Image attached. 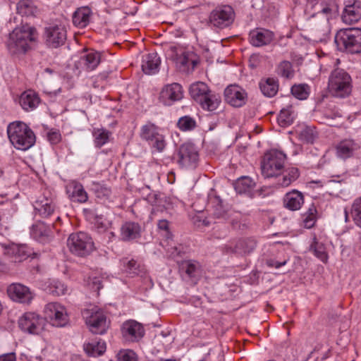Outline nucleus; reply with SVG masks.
<instances>
[{
    "label": "nucleus",
    "instance_id": "nucleus-1",
    "mask_svg": "<svg viewBox=\"0 0 361 361\" xmlns=\"http://www.w3.org/2000/svg\"><path fill=\"white\" fill-rule=\"evenodd\" d=\"M37 38L36 29L29 25H23L16 27L9 34L6 46L13 55L23 54L31 49Z\"/></svg>",
    "mask_w": 361,
    "mask_h": 361
},
{
    "label": "nucleus",
    "instance_id": "nucleus-2",
    "mask_svg": "<svg viewBox=\"0 0 361 361\" xmlns=\"http://www.w3.org/2000/svg\"><path fill=\"white\" fill-rule=\"evenodd\" d=\"M7 133L11 144L20 150H27L35 143L33 131L25 123L16 121L7 128Z\"/></svg>",
    "mask_w": 361,
    "mask_h": 361
},
{
    "label": "nucleus",
    "instance_id": "nucleus-3",
    "mask_svg": "<svg viewBox=\"0 0 361 361\" xmlns=\"http://www.w3.org/2000/svg\"><path fill=\"white\" fill-rule=\"evenodd\" d=\"M352 88V78L348 72L340 68L331 71L329 77L328 90L332 96L345 98L351 94Z\"/></svg>",
    "mask_w": 361,
    "mask_h": 361
},
{
    "label": "nucleus",
    "instance_id": "nucleus-4",
    "mask_svg": "<svg viewBox=\"0 0 361 361\" xmlns=\"http://www.w3.org/2000/svg\"><path fill=\"white\" fill-rule=\"evenodd\" d=\"M335 43L340 51L351 54L361 53V29L340 30L335 36Z\"/></svg>",
    "mask_w": 361,
    "mask_h": 361
},
{
    "label": "nucleus",
    "instance_id": "nucleus-5",
    "mask_svg": "<svg viewBox=\"0 0 361 361\" xmlns=\"http://www.w3.org/2000/svg\"><path fill=\"white\" fill-rule=\"evenodd\" d=\"M286 155L272 149L265 153L261 161L262 174L265 178L279 177L284 168Z\"/></svg>",
    "mask_w": 361,
    "mask_h": 361
},
{
    "label": "nucleus",
    "instance_id": "nucleus-6",
    "mask_svg": "<svg viewBox=\"0 0 361 361\" xmlns=\"http://www.w3.org/2000/svg\"><path fill=\"white\" fill-rule=\"evenodd\" d=\"M170 59L175 62L180 71L190 73L199 63V57L192 51H185L176 47H170Z\"/></svg>",
    "mask_w": 361,
    "mask_h": 361
},
{
    "label": "nucleus",
    "instance_id": "nucleus-7",
    "mask_svg": "<svg viewBox=\"0 0 361 361\" xmlns=\"http://www.w3.org/2000/svg\"><path fill=\"white\" fill-rule=\"evenodd\" d=\"M67 245L71 252L79 257L87 256L94 250L92 238L84 232L70 235Z\"/></svg>",
    "mask_w": 361,
    "mask_h": 361
},
{
    "label": "nucleus",
    "instance_id": "nucleus-8",
    "mask_svg": "<svg viewBox=\"0 0 361 361\" xmlns=\"http://www.w3.org/2000/svg\"><path fill=\"white\" fill-rule=\"evenodd\" d=\"M82 314L91 332L95 334H103L106 332L108 328L106 317L100 308L93 307L84 310Z\"/></svg>",
    "mask_w": 361,
    "mask_h": 361
},
{
    "label": "nucleus",
    "instance_id": "nucleus-9",
    "mask_svg": "<svg viewBox=\"0 0 361 361\" xmlns=\"http://www.w3.org/2000/svg\"><path fill=\"white\" fill-rule=\"evenodd\" d=\"M44 313L54 326L64 327L69 322L66 308L58 302L48 303L45 306Z\"/></svg>",
    "mask_w": 361,
    "mask_h": 361
},
{
    "label": "nucleus",
    "instance_id": "nucleus-10",
    "mask_svg": "<svg viewBox=\"0 0 361 361\" xmlns=\"http://www.w3.org/2000/svg\"><path fill=\"white\" fill-rule=\"evenodd\" d=\"M234 11L225 5L213 10L209 15V22L214 27L223 29L231 25L234 20Z\"/></svg>",
    "mask_w": 361,
    "mask_h": 361
},
{
    "label": "nucleus",
    "instance_id": "nucleus-11",
    "mask_svg": "<svg viewBox=\"0 0 361 361\" xmlns=\"http://www.w3.org/2000/svg\"><path fill=\"white\" fill-rule=\"evenodd\" d=\"M257 246V241L252 238H242L228 242L222 247L226 254L245 255L252 252Z\"/></svg>",
    "mask_w": 361,
    "mask_h": 361
},
{
    "label": "nucleus",
    "instance_id": "nucleus-12",
    "mask_svg": "<svg viewBox=\"0 0 361 361\" xmlns=\"http://www.w3.org/2000/svg\"><path fill=\"white\" fill-rule=\"evenodd\" d=\"M45 319L35 312L25 313L18 321L19 327L25 332L39 334L44 329Z\"/></svg>",
    "mask_w": 361,
    "mask_h": 361
},
{
    "label": "nucleus",
    "instance_id": "nucleus-13",
    "mask_svg": "<svg viewBox=\"0 0 361 361\" xmlns=\"http://www.w3.org/2000/svg\"><path fill=\"white\" fill-rule=\"evenodd\" d=\"M140 136L158 152H161L166 145L164 136L158 132L157 126L152 123L142 127Z\"/></svg>",
    "mask_w": 361,
    "mask_h": 361
},
{
    "label": "nucleus",
    "instance_id": "nucleus-14",
    "mask_svg": "<svg viewBox=\"0 0 361 361\" xmlns=\"http://www.w3.org/2000/svg\"><path fill=\"white\" fill-rule=\"evenodd\" d=\"M199 154L195 145L184 143L177 153V162L181 167L195 168Z\"/></svg>",
    "mask_w": 361,
    "mask_h": 361
},
{
    "label": "nucleus",
    "instance_id": "nucleus-15",
    "mask_svg": "<svg viewBox=\"0 0 361 361\" xmlns=\"http://www.w3.org/2000/svg\"><path fill=\"white\" fill-rule=\"evenodd\" d=\"M183 97V90L182 86L173 82L164 85L159 96V101L165 106H171L176 102L180 101Z\"/></svg>",
    "mask_w": 361,
    "mask_h": 361
},
{
    "label": "nucleus",
    "instance_id": "nucleus-16",
    "mask_svg": "<svg viewBox=\"0 0 361 361\" xmlns=\"http://www.w3.org/2000/svg\"><path fill=\"white\" fill-rule=\"evenodd\" d=\"M7 293L13 301L23 304L30 303L35 296L27 286L18 283L11 284L7 288Z\"/></svg>",
    "mask_w": 361,
    "mask_h": 361
},
{
    "label": "nucleus",
    "instance_id": "nucleus-17",
    "mask_svg": "<svg viewBox=\"0 0 361 361\" xmlns=\"http://www.w3.org/2000/svg\"><path fill=\"white\" fill-rule=\"evenodd\" d=\"M226 102L233 107H241L247 100V94L244 89L236 85H228L224 90Z\"/></svg>",
    "mask_w": 361,
    "mask_h": 361
},
{
    "label": "nucleus",
    "instance_id": "nucleus-18",
    "mask_svg": "<svg viewBox=\"0 0 361 361\" xmlns=\"http://www.w3.org/2000/svg\"><path fill=\"white\" fill-rule=\"evenodd\" d=\"M46 41L49 47L57 48L64 44L67 34L64 26L61 25H51L46 28Z\"/></svg>",
    "mask_w": 361,
    "mask_h": 361
},
{
    "label": "nucleus",
    "instance_id": "nucleus-19",
    "mask_svg": "<svg viewBox=\"0 0 361 361\" xmlns=\"http://www.w3.org/2000/svg\"><path fill=\"white\" fill-rule=\"evenodd\" d=\"M121 333L126 340L137 341L144 336L145 330L139 322L135 320H128L123 324Z\"/></svg>",
    "mask_w": 361,
    "mask_h": 361
},
{
    "label": "nucleus",
    "instance_id": "nucleus-20",
    "mask_svg": "<svg viewBox=\"0 0 361 361\" xmlns=\"http://www.w3.org/2000/svg\"><path fill=\"white\" fill-rule=\"evenodd\" d=\"M274 33L271 31L257 28L250 31L249 40L252 46L259 47L270 44L274 39Z\"/></svg>",
    "mask_w": 361,
    "mask_h": 361
},
{
    "label": "nucleus",
    "instance_id": "nucleus-21",
    "mask_svg": "<svg viewBox=\"0 0 361 361\" xmlns=\"http://www.w3.org/2000/svg\"><path fill=\"white\" fill-rule=\"evenodd\" d=\"M66 193L72 202L85 203L88 200L87 193L82 185L75 180H72L67 184Z\"/></svg>",
    "mask_w": 361,
    "mask_h": 361
},
{
    "label": "nucleus",
    "instance_id": "nucleus-22",
    "mask_svg": "<svg viewBox=\"0 0 361 361\" xmlns=\"http://www.w3.org/2000/svg\"><path fill=\"white\" fill-rule=\"evenodd\" d=\"M41 99L37 92L32 90L23 92L19 97L20 106L26 111L35 109L39 104Z\"/></svg>",
    "mask_w": 361,
    "mask_h": 361
},
{
    "label": "nucleus",
    "instance_id": "nucleus-23",
    "mask_svg": "<svg viewBox=\"0 0 361 361\" xmlns=\"http://www.w3.org/2000/svg\"><path fill=\"white\" fill-rule=\"evenodd\" d=\"M34 209L35 214L42 218H47L54 213L55 205L51 199L43 197L35 202Z\"/></svg>",
    "mask_w": 361,
    "mask_h": 361
},
{
    "label": "nucleus",
    "instance_id": "nucleus-24",
    "mask_svg": "<svg viewBox=\"0 0 361 361\" xmlns=\"http://www.w3.org/2000/svg\"><path fill=\"white\" fill-rule=\"evenodd\" d=\"M361 18V3L355 1L352 4L345 6L342 14V19L345 23L351 24L357 23Z\"/></svg>",
    "mask_w": 361,
    "mask_h": 361
},
{
    "label": "nucleus",
    "instance_id": "nucleus-25",
    "mask_svg": "<svg viewBox=\"0 0 361 361\" xmlns=\"http://www.w3.org/2000/svg\"><path fill=\"white\" fill-rule=\"evenodd\" d=\"M122 265L123 267L124 271L130 275L140 276L142 278L146 279L147 271L144 265L138 263L135 259H128L124 258L121 260Z\"/></svg>",
    "mask_w": 361,
    "mask_h": 361
},
{
    "label": "nucleus",
    "instance_id": "nucleus-26",
    "mask_svg": "<svg viewBox=\"0 0 361 361\" xmlns=\"http://www.w3.org/2000/svg\"><path fill=\"white\" fill-rule=\"evenodd\" d=\"M303 203L304 196L302 193L296 190L286 193L283 198L284 207L291 211L300 209Z\"/></svg>",
    "mask_w": 361,
    "mask_h": 361
},
{
    "label": "nucleus",
    "instance_id": "nucleus-27",
    "mask_svg": "<svg viewBox=\"0 0 361 361\" xmlns=\"http://www.w3.org/2000/svg\"><path fill=\"white\" fill-rule=\"evenodd\" d=\"M161 63L160 57L157 53H150L143 56L142 63V71L147 75L158 72Z\"/></svg>",
    "mask_w": 361,
    "mask_h": 361
},
{
    "label": "nucleus",
    "instance_id": "nucleus-28",
    "mask_svg": "<svg viewBox=\"0 0 361 361\" xmlns=\"http://www.w3.org/2000/svg\"><path fill=\"white\" fill-rule=\"evenodd\" d=\"M79 62L86 71H94L101 62V53L93 50L88 51L80 57Z\"/></svg>",
    "mask_w": 361,
    "mask_h": 361
},
{
    "label": "nucleus",
    "instance_id": "nucleus-29",
    "mask_svg": "<svg viewBox=\"0 0 361 361\" xmlns=\"http://www.w3.org/2000/svg\"><path fill=\"white\" fill-rule=\"evenodd\" d=\"M92 13L88 6L78 8L72 16L73 25L78 28L85 27L90 23Z\"/></svg>",
    "mask_w": 361,
    "mask_h": 361
},
{
    "label": "nucleus",
    "instance_id": "nucleus-30",
    "mask_svg": "<svg viewBox=\"0 0 361 361\" xmlns=\"http://www.w3.org/2000/svg\"><path fill=\"white\" fill-rule=\"evenodd\" d=\"M140 226L135 222H126L121 227V238L124 241L136 239L140 236Z\"/></svg>",
    "mask_w": 361,
    "mask_h": 361
},
{
    "label": "nucleus",
    "instance_id": "nucleus-31",
    "mask_svg": "<svg viewBox=\"0 0 361 361\" xmlns=\"http://www.w3.org/2000/svg\"><path fill=\"white\" fill-rule=\"evenodd\" d=\"M300 176L299 170L296 167L283 169L281 175L277 177V185L280 187H288L296 180Z\"/></svg>",
    "mask_w": 361,
    "mask_h": 361
},
{
    "label": "nucleus",
    "instance_id": "nucleus-32",
    "mask_svg": "<svg viewBox=\"0 0 361 361\" xmlns=\"http://www.w3.org/2000/svg\"><path fill=\"white\" fill-rule=\"evenodd\" d=\"M7 254L13 258L11 262L16 263L26 259L30 255V252L25 245H15L7 249Z\"/></svg>",
    "mask_w": 361,
    "mask_h": 361
},
{
    "label": "nucleus",
    "instance_id": "nucleus-33",
    "mask_svg": "<svg viewBox=\"0 0 361 361\" xmlns=\"http://www.w3.org/2000/svg\"><path fill=\"white\" fill-rule=\"evenodd\" d=\"M210 91L207 85L202 82H197L193 83L190 87V94L191 97L199 104L202 99L206 97V95Z\"/></svg>",
    "mask_w": 361,
    "mask_h": 361
},
{
    "label": "nucleus",
    "instance_id": "nucleus-34",
    "mask_svg": "<svg viewBox=\"0 0 361 361\" xmlns=\"http://www.w3.org/2000/svg\"><path fill=\"white\" fill-rule=\"evenodd\" d=\"M221 97L212 92L211 90L199 103V105L204 109L208 111H214L221 104Z\"/></svg>",
    "mask_w": 361,
    "mask_h": 361
},
{
    "label": "nucleus",
    "instance_id": "nucleus-35",
    "mask_svg": "<svg viewBox=\"0 0 361 361\" xmlns=\"http://www.w3.org/2000/svg\"><path fill=\"white\" fill-rule=\"evenodd\" d=\"M358 145L353 140H343L336 147L337 154L342 159L351 157L353 152L358 149Z\"/></svg>",
    "mask_w": 361,
    "mask_h": 361
},
{
    "label": "nucleus",
    "instance_id": "nucleus-36",
    "mask_svg": "<svg viewBox=\"0 0 361 361\" xmlns=\"http://www.w3.org/2000/svg\"><path fill=\"white\" fill-rule=\"evenodd\" d=\"M50 233L49 226L42 221H37L32 225L30 234L37 240L44 241Z\"/></svg>",
    "mask_w": 361,
    "mask_h": 361
},
{
    "label": "nucleus",
    "instance_id": "nucleus-37",
    "mask_svg": "<svg viewBox=\"0 0 361 361\" xmlns=\"http://www.w3.org/2000/svg\"><path fill=\"white\" fill-rule=\"evenodd\" d=\"M180 270L190 279L196 280L200 272V264L196 261L185 260L180 264Z\"/></svg>",
    "mask_w": 361,
    "mask_h": 361
},
{
    "label": "nucleus",
    "instance_id": "nucleus-38",
    "mask_svg": "<svg viewBox=\"0 0 361 361\" xmlns=\"http://www.w3.org/2000/svg\"><path fill=\"white\" fill-rule=\"evenodd\" d=\"M299 140L303 143H313L317 137L314 128L312 126H302L296 130Z\"/></svg>",
    "mask_w": 361,
    "mask_h": 361
},
{
    "label": "nucleus",
    "instance_id": "nucleus-39",
    "mask_svg": "<svg viewBox=\"0 0 361 361\" xmlns=\"http://www.w3.org/2000/svg\"><path fill=\"white\" fill-rule=\"evenodd\" d=\"M255 186V183L248 176H243L238 178L234 185L235 191L239 194L249 192Z\"/></svg>",
    "mask_w": 361,
    "mask_h": 361
},
{
    "label": "nucleus",
    "instance_id": "nucleus-40",
    "mask_svg": "<svg viewBox=\"0 0 361 361\" xmlns=\"http://www.w3.org/2000/svg\"><path fill=\"white\" fill-rule=\"evenodd\" d=\"M278 83L274 78H267L259 82V88L262 94L267 97H274L278 91Z\"/></svg>",
    "mask_w": 361,
    "mask_h": 361
},
{
    "label": "nucleus",
    "instance_id": "nucleus-41",
    "mask_svg": "<svg viewBox=\"0 0 361 361\" xmlns=\"http://www.w3.org/2000/svg\"><path fill=\"white\" fill-rule=\"evenodd\" d=\"M17 11L22 16H34L37 8L31 0H21L17 4Z\"/></svg>",
    "mask_w": 361,
    "mask_h": 361
},
{
    "label": "nucleus",
    "instance_id": "nucleus-42",
    "mask_svg": "<svg viewBox=\"0 0 361 361\" xmlns=\"http://www.w3.org/2000/svg\"><path fill=\"white\" fill-rule=\"evenodd\" d=\"M94 145L97 147H101L108 142L111 133L104 128H94L92 133Z\"/></svg>",
    "mask_w": 361,
    "mask_h": 361
},
{
    "label": "nucleus",
    "instance_id": "nucleus-43",
    "mask_svg": "<svg viewBox=\"0 0 361 361\" xmlns=\"http://www.w3.org/2000/svg\"><path fill=\"white\" fill-rule=\"evenodd\" d=\"M84 349L90 356H99L104 353L106 344L104 342L100 341L89 343L85 345Z\"/></svg>",
    "mask_w": 361,
    "mask_h": 361
},
{
    "label": "nucleus",
    "instance_id": "nucleus-44",
    "mask_svg": "<svg viewBox=\"0 0 361 361\" xmlns=\"http://www.w3.org/2000/svg\"><path fill=\"white\" fill-rule=\"evenodd\" d=\"M350 214L354 224L361 228V197L353 201Z\"/></svg>",
    "mask_w": 361,
    "mask_h": 361
},
{
    "label": "nucleus",
    "instance_id": "nucleus-45",
    "mask_svg": "<svg viewBox=\"0 0 361 361\" xmlns=\"http://www.w3.org/2000/svg\"><path fill=\"white\" fill-rule=\"evenodd\" d=\"M92 190L97 199L100 202H106L111 195V189L99 183H94Z\"/></svg>",
    "mask_w": 361,
    "mask_h": 361
},
{
    "label": "nucleus",
    "instance_id": "nucleus-46",
    "mask_svg": "<svg viewBox=\"0 0 361 361\" xmlns=\"http://www.w3.org/2000/svg\"><path fill=\"white\" fill-rule=\"evenodd\" d=\"M317 209L314 204H312L308 210L302 215V224L307 228H311L314 226L317 219Z\"/></svg>",
    "mask_w": 361,
    "mask_h": 361
},
{
    "label": "nucleus",
    "instance_id": "nucleus-47",
    "mask_svg": "<svg viewBox=\"0 0 361 361\" xmlns=\"http://www.w3.org/2000/svg\"><path fill=\"white\" fill-rule=\"evenodd\" d=\"M310 250L322 262L326 263L328 260V255L323 243L314 241L310 245Z\"/></svg>",
    "mask_w": 361,
    "mask_h": 361
},
{
    "label": "nucleus",
    "instance_id": "nucleus-48",
    "mask_svg": "<svg viewBox=\"0 0 361 361\" xmlns=\"http://www.w3.org/2000/svg\"><path fill=\"white\" fill-rule=\"evenodd\" d=\"M276 72L279 75L285 78H292L294 76L293 65L288 61H281L277 66Z\"/></svg>",
    "mask_w": 361,
    "mask_h": 361
},
{
    "label": "nucleus",
    "instance_id": "nucleus-49",
    "mask_svg": "<svg viewBox=\"0 0 361 361\" xmlns=\"http://www.w3.org/2000/svg\"><path fill=\"white\" fill-rule=\"evenodd\" d=\"M196 126L195 120L189 116L180 117L177 123L178 128L182 131L192 130L196 128Z\"/></svg>",
    "mask_w": 361,
    "mask_h": 361
},
{
    "label": "nucleus",
    "instance_id": "nucleus-50",
    "mask_svg": "<svg viewBox=\"0 0 361 361\" xmlns=\"http://www.w3.org/2000/svg\"><path fill=\"white\" fill-rule=\"evenodd\" d=\"M309 86L306 84L294 85L291 87L292 94L298 99H305L309 95Z\"/></svg>",
    "mask_w": 361,
    "mask_h": 361
},
{
    "label": "nucleus",
    "instance_id": "nucleus-51",
    "mask_svg": "<svg viewBox=\"0 0 361 361\" xmlns=\"http://www.w3.org/2000/svg\"><path fill=\"white\" fill-rule=\"evenodd\" d=\"M49 291L54 295H64L67 291L66 286L60 281H54L49 287Z\"/></svg>",
    "mask_w": 361,
    "mask_h": 361
},
{
    "label": "nucleus",
    "instance_id": "nucleus-52",
    "mask_svg": "<svg viewBox=\"0 0 361 361\" xmlns=\"http://www.w3.org/2000/svg\"><path fill=\"white\" fill-rule=\"evenodd\" d=\"M118 361H137V356L131 350H121L118 354Z\"/></svg>",
    "mask_w": 361,
    "mask_h": 361
},
{
    "label": "nucleus",
    "instance_id": "nucleus-53",
    "mask_svg": "<svg viewBox=\"0 0 361 361\" xmlns=\"http://www.w3.org/2000/svg\"><path fill=\"white\" fill-rule=\"evenodd\" d=\"M157 226L160 231L164 232V235L166 237V240H170L171 238V233L169 231V222L167 220H159L157 224Z\"/></svg>",
    "mask_w": 361,
    "mask_h": 361
},
{
    "label": "nucleus",
    "instance_id": "nucleus-54",
    "mask_svg": "<svg viewBox=\"0 0 361 361\" xmlns=\"http://www.w3.org/2000/svg\"><path fill=\"white\" fill-rule=\"evenodd\" d=\"M169 240H166V245H165L166 247H167L166 248V252H167V253L169 254V255L171 257H173V258H174V257H177V256L180 255V252H181V250H180V246H178H178H176V245H173L170 244V243H169Z\"/></svg>",
    "mask_w": 361,
    "mask_h": 361
},
{
    "label": "nucleus",
    "instance_id": "nucleus-55",
    "mask_svg": "<svg viewBox=\"0 0 361 361\" xmlns=\"http://www.w3.org/2000/svg\"><path fill=\"white\" fill-rule=\"evenodd\" d=\"M88 286L93 291L97 292V295H99V291L103 287L102 281L97 277L91 279L88 283Z\"/></svg>",
    "mask_w": 361,
    "mask_h": 361
},
{
    "label": "nucleus",
    "instance_id": "nucleus-56",
    "mask_svg": "<svg viewBox=\"0 0 361 361\" xmlns=\"http://www.w3.org/2000/svg\"><path fill=\"white\" fill-rule=\"evenodd\" d=\"M47 139L52 145L58 144L61 140V136L59 130H50L47 133Z\"/></svg>",
    "mask_w": 361,
    "mask_h": 361
},
{
    "label": "nucleus",
    "instance_id": "nucleus-57",
    "mask_svg": "<svg viewBox=\"0 0 361 361\" xmlns=\"http://www.w3.org/2000/svg\"><path fill=\"white\" fill-rule=\"evenodd\" d=\"M213 215L217 219H224L225 220H228V214L227 212L224 211L221 206H218L214 210Z\"/></svg>",
    "mask_w": 361,
    "mask_h": 361
},
{
    "label": "nucleus",
    "instance_id": "nucleus-58",
    "mask_svg": "<svg viewBox=\"0 0 361 361\" xmlns=\"http://www.w3.org/2000/svg\"><path fill=\"white\" fill-rule=\"evenodd\" d=\"M279 121L284 124L289 123L292 120L290 114L287 110H281L279 114Z\"/></svg>",
    "mask_w": 361,
    "mask_h": 361
},
{
    "label": "nucleus",
    "instance_id": "nucleus-59",
    "mask_svg": "<svg viewBox=\"0 0 361 361\" xmlns=\"http://www.w3.org/2000/svg\"><path fill=\"white\" fill-rule=\"evenodd\" d=\"M325 117L327 119L334 120L337 118H341V115L338 111H326L325 113Z\"/></svg>",
    "mask_w": 361,
    "mask_h": 361
},
{
    "label": "nucleus",
    "instance_id": "nucleus-60",
    "mask_svg": "<svg viewBox=\"0 0 361 361\" xmlns=\"http://www.w3.org/2000/svg\"><path fill=\"white\" fill-rule=\"evenodd\" d=\"M0 361H16L15 353H8L0 356Z\"/></svg>",
    "mask_w": 361,
    "mask_h": 361
},
{
    "label": "nucleus",
    "instance_id": "nucleus-61",
    "mask_svg": "<svg viewBox=\"0 0 361 361\" xmlns=\"http://www.w3.org/2000/svg\"><path fill=\"white\" fill-rule=\"evenodd\" d=\"M286 262L283 261V262H279L277 261L270 259L268 260L267 264L269 267H275V268H279L282 267L283 265L286 264Z\"/></svg>",
    "mask_w": 361,
    "mask_h": 361
},
{
    "label": "nucleus",
    "instance_id": "nucleus-62",
    "mask_svg": "<svg viewBox=\"0 0 361 361\" xmlns=\"http://www.w3.org/2000/svg\"><path fill=\"white\" fill-rule=\"evenodd\" d=\"M230 224L233 228L234 229H240L241 224L237 219H231Z\"/></svg>",
    "mask_w": 361,
    "mask_h": 361
},
{
    "label": "nucleus",
    "instance_id": "nucleus-63",
    "mask_svg": "<svg viewBox=\"0 0 361 361\" xmlns=\"http://www.w3.org/2000/svg\"><path fill=\"white\" fill-rule=\"evenodd\" d=\"M330 11H331V9L329 8H328V7L324 8L322 9V13H328Z\"/></svg>",
    "mask_w": 361,
    "mask_h": 361
},
{
    "label": "nucleus",
    "instance_id": "nucleus-64",
    "mask_svg": "<svg viewBox=\"0 0 361 361\" xmlns=\"http://www.w3.org/2000/svg\"><path fill=\"white\" fill-rule=\"evenodd\" d=\"M159 361H176V360H173V359H163V358H161Z\"/></svg>",
    "mask_w": 361,
    "mask_h": 361
}]
</instances>
